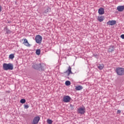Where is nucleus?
<instances>
[{
	"instance_id": "a878e982",
	"label": "nucleus",
	"mask_w": 124,
	"mask_h": 124,
	"mask_svg": "<svg viewBox=\"0 0 124 124\" xmlns=\"http://www.w3.org/2000/svg\"><path fill=\"white\" fill-rule=\"evenodd\" d=\"M117 113V114H121V110H118Z\"/></svg>"
},
{
	"instance_id": "b1692460",
	"label": "nucleus",
	"mask_w": 124,
	"mask_h": 124,
	"mask_svg": "<svg viewBox=\"0 0 124 124\" xmlns=\"http://www.w3.org/2000/svg\"><path fill=\"white\" fill-rule=\"evenodd\" d=\"M29 106L28 105H24V108H25V109H28V108H29Z\"/></svg>"
},
{
	"instance_id": "423d86ee",
	"label": "nucleus",
	"mask_w": 124,
	"mask_h": 124,
	"mask_svg": "<svg viewBox=\"0 0 124 124\" xmlns=\"http://www.w3.org/2000/svg\"><path fill=\"white\" fill-rule=\"evenodd\" d=\"M22 41H23V44H24L25 46H26V47H30L31 44H30V43H29L27 39H23Z\"/></svg>"
},
{
	"instance_id": "4be33fe9",
	"label": "nucleus",
	"mask_w": 124,
	"mask_h": 124,
	"mask_svg": "<svg viewBox=\"0 0 124 124\" xmlns=\"http://www.w3.org/2000/svg\"><path fill=\"white\" fill-rule=\"evenodd\" d=\"M14 55L13 54H10L9 55V59H11V60H12L13 59H14Z\"/></svg>"
},
{
	"instance_id": "ddd939ff",
	"label": "nucleus",
	"mask_w": 124,
	"mask_h": 124,
	"mask_svg": "<svg viewBox=\"0 0 124 124\" xmlns=\"http://www.w3.org/2000/svg\"><path fill=\"white\" fill-rule=\"evenodd\" d=\"M117 9L119 12H123L124 10V6H118Z\"/></svg>"
},
{
	"instance_id": "20e7f679",
	"label": "nucleus",
	"mask_w": 124,
	"mask_h": 124,
	"mask_svg": "<svg viewBox=\"0 0 124 124\" xmlns=\"http://www.w3.org/2000/svg\"><path fill=\"white\" fill-rule=\"evenodd\" d=\"M35 41L36 43L40 44L42 42V36L40 35H37L35 37Z\"/></svg>"
},
{
	"instance_id": "9d476101",
	"label": "nucleus",
	"mask_w": 124,
	"mask_h": 124,
	"mask_svg": "<svg viewBox=\"0 0 124 124\" xmlns=\"http://www.w3.org/2000/svg\"><path fill=\"white\" fill-rule=\"evenodd\" d=\"M116 23H117L116 20H109L107 22V24L109 26H114V25H116Z\"/></svg>"
},
{
	"instance_id": "a211bd4d",
	"label": "nucleus",
	"mask_w": 124,
	"mask_h": 124,
	"mask_svg": "<svg viewBox=\"0 0 124 124\" xmlns=\"http://www.w3.org/2000/svg\"><path fill=\"white\" fill-rule=\"evenodd\" d=\"M20 103L24 104V103H26V99H21L20 101Z\"/></svg>"
},
{
	"instance_id": "f257e3e1",
	"label": "nucleus",
	"mask_w": 124,
	"mask_h": 124,
	"mask_svg": "<svg viewBox=\"0 0 124 124\" xmlns=\"http://www.w3.org/2000/svg\"><path fill=\"white\" fill-rule=\"evenodd\" d=\"M13 68H14V66L13 65V64L11 63H9L8 64L6 63H4L3 64V70H13Z\"/></svg>"
},
{
	"instance_id": "39448f33",
	"label": "nucleus",
	"mask_w": 124,
	"mask_h": 124,
	"mask_svg": "<svg viewBox=\"0 0 124 124\" xmlns=\"http://www.w3.org/2000/svg\"><path fill=\"white\" fill-rule=\"evenodd\" d=\"M39 121H40V117L39 116L35 117L32 122V124H37Z\"/></svg>"
},
{
	"instance_id": "bb28decb",
	"label": "nucleus",
	"mask_w": 124,
	"mask_h": 124,
	"mask_svg": "<svg viewBox=\"0 0 124 124\" xmlns=\"http://www.w3.org/2000/svg\"><path fill=\"white\" fill-rule=\"evenodd\" d=\"M0 12H1V6H0Z\"/></svg>"
},
{
	"instance_id": "f3484780",
	"label": "nucleus",
	"mask_w": 124,
	"mask_h": 124,
	"mask_svg": "<svg viewBox=\"0 0 124 124\" xmlns=\"http://www.w3.org/2000/svg\"><path fill=\"white\" fill-rule=\"evenodd\" d=\"M47 123L48 124H53V121H52L51 119H47Z\"/></svg>"
},
{
	"instance_id": "7ed1b4c3",
	"label": "nucleus",
	"mask_w": 124,
	"mask_h": 124,
	"mask_svg": "<svg viewBox=\"0 0 124 124\" xmlns=\"http://www.w3.org/2000/svg\"><path fill=\"white\" fill-rule=\"evenodd\" d=\"M115 71L117 75H119L120 76L124 75V68L118 67L116 69Z\"/></svg>"
},
{
	"instance_id": "412c9836",
	"label": "nucleus",
	"mask_w": 124,
	"mask_h": 124,
	"mask_svg": "<svg viewBox=\"0 0 124 124\" xmlns=\"http://www.w3.org/2000/svg\"><path fill=\"white\" fill-rule=\"evenodd\" d=\"M50 10H51V9L49 7H48L46 10L45 11V13H48V12H49V11H50Z\"/></svg>"
},
{
	"instance_id": "9b49d317",
	"label": "nucleus",
	"mask_w": 124,
	"mask_h": 124,
	"mask_svg": "<svg viewBox=\"0 0 124 124\" xmlns=\"http://www.w3.org/2000/svg\"><path fill=\"white\" fill-rule=\"evenodd\" d=\"M98 14H99V15H103V14H104V13H105L104 8H100L98 10Z\"/></svg>"
},
{
	"instance_id": "f8f14e48",
	"label": "nucleus",
	"mask_w": 124,
	"mask_h": 124,
	"mask_svg": "<svg viewBox=\"0 0 124 124\" xmlns=\"http://www.w3.org/2000/svg\"><path fill=\"white\" fill-rule=\"evenodd\" d=\"M97 20L99 21V22H103L104 21V19L105 18L104 17V16H100L97 17Z\"/></svg>"
},
{
	"instance_id": "0eeeda50",
	"label": "nucleus",
	"mask_w": 124,
	"mask_h": 124,
	"mask_svg": "<svg viewBox=\"0 0 124 124\" xmlns=\"http://www.w3.org/2000/svg\"><path fill=\"white\" fill-rule=\"evenodd\" d=\"M71 99V98L69 96L66 95L63 97V101L67 103L70 101Z\"/></svg>"
},
{
	"instance_id": "5701e85b",
	"label": "nucleus",
	"mask_w": 124,
	"mask_h": 124,
	"mask_svg": "<svg viewBox=\"0 0 124 124\" xmlns=\"http://www.w3.org/2000/svg\"><path fill=\"white\" fill-rule=\"evenodd\" d=\"M6 33H11V31H10V30L7 29Z\"/></svg>"
},
{
	"instance_id": "6e6552de",
	"label": "nucleus",
	"mask_w": 124,
	"mask_h": 124,
	"mask_svg": "<svg viewBox=\"0 0 124 124\" xmlns=\"http://www.w3.org/2000/svg\"><path fill=\"white\" fill-rule=\"evenodd\" d=\"M85 110H86V108H85V107L80 108L78 109V113H79V114H85Z\"/></svg>"
},
{
	"instance_id": "6ab92c4d",
	"label": "nucleus",
	"mask_w": 124,
	"mask_h": 124,
	"mask_svg": "<svg viewBox=\"0 0 124 124\" xmlns=\"http://www.w3.org/2000/svg\"><path fill=\"white\" fill-rule=\"evenodd\" d=\"M40 49H37L36 51V55H38V56H39V55H40Z\"/></svg>"
},
{
	"instance_id": "aec40b11",
	"label": "nucleus",
	"mask_w": 124,
	"mask_h": 124,
	"mask_svg": "<svg viewBox=\"0 0 124 124\" xmlns=\"http://www.w3.org/2000/svg\"><path fill=\"white\" fill-rule=\"evenodd\" d=\"M71 82L69 80H67L65 82L66 86H70Z\"/></svg>"
},
{
	"instance_id": "2eb2a0df",
	"label": "nucleus",
	"mask_w": 124,
	"mask_h": 124,
	"mask_svg": "<svg viewBox=\"0 0 124 124\" xmlns=\"http://www.w3.org/2000/svg\"><path fill=\"white\" fill-rule=\"evenodd\" d=\"M75 90H76V91H81V90H83V86L81 85L76 86Z\"/></svg>"
},
{
	"instance_id": "393cba45",
	"label": "nucleus",
	"mask_w": 124,
	"mask_h": 124,
	"mask_svg": "<svg viewBox=\"0 0 124 124\" xmlns=\"http://www.w3.org/2000/svg\"><path fill=\"white\" fill-rule=\"evenodd\" d=\"M121 37L122 38V39H124V34H122L121 35Z\"/></svg>"
},
{
	"instance_id": "f03ea898",
	"label": "nucleus",
	"mask_w": 124,
	"mask_h": 124,
	"mask_svg": "<svg viewBox=\"0 0 124 124\" xmlns=\"http://www.w3.org/2000/svg\"><path fill=\"white\" fill-rule=\"evenodd\" d=\"M44 65L45 64L43 63H34L33 64L32 67L33 68H34V69H39V68H40L41 70H44Z\"/></svg>"
},
{
	"instance_id": "dca6fc26",
	"label": "nucleus",
	"mask_w": 124,
	"mask_h": 124,
	"mask_svg": "<svg viewBox=\"0 0 124 124\" xmlns=\"http://www.w3.org/2000/svg\"><path fill=\"white\" fill-rule=\"evenodd\" d=\"M97 67L99 69H100V70H102V69L104 68V65L103 64H99L97 65Z\"/></svg>"
},
{
	"instance_id": "1a4fd4ad",
	"label": "nucleus",
	"mask_w": 124,
	"mask_h": 124,
	"mask_svg": "<svg viewBox=\"0 0 124 124\" xmlns=\"http://www.w3.org/2000/svg\"><path fill=\"white\" fill-rule=\"evenodd\" d=\"M71 67L69 66L68 67V68L67 71H66L65 73H67L68 76H69L70 74H73V73H72V71H71Z\"/></svg>"
},
{
	"instance_id": "4468645a",
	"label": "nucleus",
	"mask_w": 124,
	"mask_h": 124,
	"mask_svg": "<svg viewBox=\"0 0 124 124\" xmlns=\"http://www.w3.org/2000/svg\"><path fill=\"white\" fill-rule=\"evenodd\" d=\"M114 46H109L108 49V53H112V52H114Z\"/></svg>"
}]
</instances>
